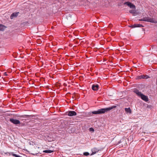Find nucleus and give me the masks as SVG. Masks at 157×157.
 I'll use <instances>...</instances> for the list:
<instances>
[{"label":"nucleus","instance_id":"1","mask_svg":"<svg viewBox=\"0 0 157 157\" xmlns=\"http://www.w3.org/2000/svg\"><path fill=\"white\" fill-rule=\"evenodd\" d=\"M115 107V106H113L109 108H102L101 109H98L97 111H93L92 112V113L93 114H95L104 113H105V112L110 111V110L112 109Z\"/></svg>","mask_w":157,"mask_h":157},{"label":"nucleus","instance_id":"2","mask_svg":"<svg viewBox=\"0 0 157 157\" xmlns=\"http://www.w3.org/2000/svg\"><path fill=\"white\" fill-rule=\"evenodd\" d=\"M133 92L135 93L139 97H140L143 100L146 101H148V97L147 96L144 95L143 94L141 93L139 91L135 89L134 90Z\"/></svg>","mask_w":157,"mask_h":157},{"label":"nucleus","instance_id":"3","mask_svg":"<svg viewBox=\"0 0 157 157\" xmlns=\"http://www.w3.org/2000/svg\"><path fill=\"white\" fill-rule=\"evenodd\" d=\"M145 21L150 22L152 23H156V21L154 20L153 18L149 17H144Z\"/></svg>","mask_w":157,"mask_h":157},{"label":"nucleus","instance_id":"4","mask_svg":"<svg viewBox=\"0 0 157 157\" xmlns=\"http://www.w3.org/2000/svg\"><path fill=\"white\" fill-rule=\"evenodd\" d=\"M10 121L15 124H19L20 123V121L19 120L15 119H10Z\"/></svg>","mask_w":157,"mask_h":157},{"label":"nucleus","instance_id":"5","mask_svg":"<svg viewBox=\"0 0 157 157\" xmlns=\"http://www.w3.org/2000/svg\"><path fill=\"white\" fill-rule=\"evenodd\" d=\"M124 4L127 5L128 6H129L132 9H135V6L134 5L132 4V3H131L130 2H125L124 3Z\"/></svg>","mask_w":157,"mask_h":157},{"label":"nucleus","instance_id":"6","mask_svg":"<svg viewBox=\"0 0 157 157\" xmlns=\"http://www.w3.org/2000/svg\"><path fill=\"white\" fill-rule=\"evenodd\" d=\"M137 78H150L148 76L145 75H141L137 77Z\"/></svg>","mask_w":157,"mask_h":157},{"label":"nucleus","instance_id":"7","mask_svg":"<svg viewBox=\"0 0 157 157\" xmlns=\"http://www.w3.org/2000/svg\"><path fill=\"white\" fill-rule=\"evenodd\" d=\"M68 115L69 116H73L76 115V113L74 111H70L69 112Z\"/></svg>","mask_w":157,"mask_h":157},{"label":"nucleus","instance_id":"8","mask_svg":"<svg viewBox=\"0 0 157 157\" xmlns=\"http://www.w3.org/2000/svg\"><path fill=\"white\" fill-rule=\"evenodd\" d=\"M98 149L95 148H93L92 149V153L90 155H92L96 153L98 151Z\"/></svg>","mask_w":157,"mask_h":157},{"label":"nucleus","instance_id":"9","mask_svg":"<svg viewBox=\"0 0 157 157\" xmlns=\"http://www.w3.org/2000/svg\"><path fill=\"white\" fill-rule=\"evenodd\" d=\"M98 85H93L92 88L93 90H97L98 89Z\"/></svg>","mask_w":157,"mask_h":157},{"label":"nucleus","instance_id":"10","mask_svg":"<svg viewBox=\"0 0 157 157\" xmlns=\"http://www.w3.org/2000/svg\"><path fill=\"white\" fill-rule=\"evenodd\" d=\"M124 109L126 113L131 114L132 113L131 110L130 108H125Z\"/></svg>","mask_w":157,"mask_h":157},{"label":"nucleus","instance_id":"11","mask_svg":"<svg viewBox=\"0 0 157 157\" xmlns=\"http://www.w3.org/2000/svg\"><path fill=\"white\" fill-rule=\"evenodd\" d=\"M19 12L13 13L11 15L10 18L11 19H13V17H16L18 15Z\"/></svg>","mask_w":157,"mask_h":157},{"label":"nucleus","instance_id":"12","mask_svg":"<svg viewBox=\"0 0 157 157\" xmlns=\"http://www.w3.org/2000/svg\"><path fill=\"white\" fill-rule=\"evenodd\" d=\"M6 28L4 25L0 24V31H3Z\"/></svg>","mask_w":157,"mask_h":157},{"label":"nucleus","instance_id":"13","mask_svg":"<svg viewBox=\"0 0 157 157\" xmlns=\"http://www.w3.org/2000/svg\"><path fill=\"white\" fill-rule=\"evenodd\" d=\"M129 12L133 14V15L135 16L136 14V11L135 10H129Z\"/></svg>","mask_w":157,"mask_h":157},{"label":"nucleus","instance_id":"14","mask_svg":"<svg viewBox=\"0 0 157 157\" xmlns=\"http://www.w3.org/2000/svg\"><path fill=\"white\" fill-rule=\"evenodd\" d=\"M67 20L71 21V16L70 14L67 16Z\"/></svg>","mask_w":157,"mask_h":157},{"label":"nucleus","instance_id":"15","mask_svg":"<svg viewBox=\"0 0 157 157\" xmlns=\"http://www.w3.org/2000/svg\"><path fill=\"white\" fill-rule=\"evenodd\" d=\"M43 152L46 153H51L53 152V151L50 150H46L44 151Z\"/></svg>","mask_w":157,"mask_h":157},{"label":"nucleus","instance_id":"16","mask_svg":"<svg viewBox=\"0 0 157 157\" xmlns=\"http://www.w3.org/2000/svg\"><path fill=\"white\" fill-rule=\"evenodd\" d=\"M11 154L14 156H15L16 157H22L21 156H19V155H17L15 154H14V153H12Z\"/></svg>","mask_w":157,"mask_h":157},{"label":"nucleus","instance_id":"17","mask_svg":"<svg viewBox=\"0 0 157 157\" xmlns=\"http://www.w3.org/2000/svg\"><path fill=\"white\" fill-rule=\"evenodd\" d=\"M137 26L136 24H134L133 25H132L131 26H129V27L132 28H134L137 27Z\"/></svg>","mask_w":157,"mask_h":157},{"label":"nucleus","instance_id":"18","mask_svg":"<svg viewBox=\"0 0 157 157\" xmlns=\"http://www.w3.org/2000/svg\"><path fill=\"white\" fill-rule=\"evenodd\" d=\"M89 130L90 132H94V129L92 128H90Z\"/></svg>","mask_w":157,"mask_h":157},{"label":"nucleus","instance_id":"19","mask_svg":"<svg viewBox=\"0 0 157 157\" xmlns=\"http://www.w3.org/2000/svg\"><path fill=\"white\" fill-rule=\"evenodd\" d=\"M83 154L86 156H87L89 155V153L88 152H85Z\"/></svg>","mask_w":157,"mask_h":157},{"label":"nucleus","instance_id":"20","mask_svg":"<svg viewBox=\"0 0 157 157\" xmlns=\"http://www.w3.org/2000/svg\"><path fill=\"white\" fill-rule=\"evenodd\" d=\"M136 25L137 26V27H140L142 26V25L141 24H136Z\"/></svg>","mask_w":157,"mask_h":157},{"label":"nucleus","instance_id":"21","mask_svg":"<svg viewBox=\"0 0 157 157\" xmlns=\"http://www.w3.org/2000/svg\"><path fill=\"white\" fill-rule=\"evenodd\" d=\"M139 21H144V17H143L142 18V19H140Z\"/></svg>","mask_w":157,"mask_h":157},{"label":"nucleus","instance_id":"22","mask_svg":"<svg viewBox=\"0 0 157 157\" xmlns=\"http://www.w3.org/2000/svg\"><path fill=\"white\" fill-rule=\"evenodd\" d=\"M4 75H7V74H6V72H5V73H4Z\"/></svg>","mask_w":157,"mask_h":157},{"label":"nucleus","instance_id":"23","mask_svg":"<svg viewBox=\"0 0 157 157\" xmlns=\"http://www.w3.org/2000/svg\"><path fill=\"white\" fill-rule=\"evenodd\" d=\"M3 79V81H4V82H5V81H4V79Z\"/></svg>","mask_w":157,"mask_h":157},{"label":"nucleus","instance_id":"24","mask_svg":"<svg viewBox=\"0 0 157 157\" xmlns=\"http://www.w3.org/2000/svg\"><path fill=\"white\" fill-rule=\"evenodd\" d=\"M72 98H74V97H73V96H72Z\"/></svg>","mask_w":157,"mask_h":157},{"label":"nucleus","instance_id":"25","mask_svg":"<svg viewBox=\"0 0 157 157\" xmlns=\"http://www.w3.org/2000/svg\"><path fill=\"white\" fill-rule=\"evenodd\" d=\"M82 78H83V77H84L83 76H82Z\"/></svg>","mask_w":157,"mask_h":157}]
</instances>
